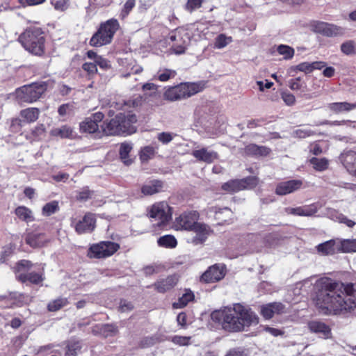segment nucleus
Wrapping results in <instances>:
<instances>
[{"label":"nucleus","instance_id":"49530a36","mask_svg":"<svg viewBox=\"0 0 356 356\" xmlns=\"http://www.w3.org/2000/svg\"><path fill=\"white\" fill-rule=\"evenodd\" d=\"M156 153V148L153 146H146L140 151V158L143 162L152 159Z\"/></svg>","mask_w":356,"mask_h":356},{"label":"nucleus","instance_id":"aec40b11","mask_svg":"<svg viewBox=\"0 0 356 356\" xmlns=\"http://www.w3.org/2000/svg\"><path fill=\"white\" fill-rule=\"evenodd\" d=\"M339 159L347 171L356 177V152L351 150L344 152Z\"/></svg>","mask_w":356,"mask_h":356},{"label":"nucleus","instance_id":"412c9836","mask_svg":"<svg viewBox=\"0 0 356 356\" xmlns=\"http://www.w3.org/2000/svg\"><path fill=\"white\" fill-rule=\"evenodd\" d=\"M302 182L300 180H289L280 183L275 190L276 194L285 195L300 188Z\"/></svg>","mask_w":356,"mask_h":356},{"label":"nucleus","instance_id":"0eeeda50","mask_svg":"<svg viewBox=\"0 0 356 356\" xmlns=\"http://www.w3.org/2000/svg\"><path fill=\"white\" fill-rule=\"evenodd\" d=\"M120 249V245L111 241H102L92 245L88 252L90 258L103 259L112 256Z\"/></svg>","mask_w":356,"mask_h":356},{"label":"nucleus","instance_id":"bb28decb","mask_svg":"<svg viewBox=\"0 0 356 356\" xmlns=\"http://www.w3.org/2000/svg\"><path fill=\"white\" fill-rule=\"evenodd\" d=\"M324 215L334 221L344 223L349 227H352L355 225V222L353 220L348 219L345 216L339 213L334 209L327 208L325 211Z\"/></svg>","mask_w":356,"mask_h":356},{"label":"nucleus","instance_id":"4be33fe9","mask_svg":"<svg viewBox=\"0 0 356 356\" xmlns=\"http://www.w3.org/2000/svg\"><path fill=\"white\" fill-rule=\"evenodd\" d=\"M318 253L323 255L334 254L339 252V239L330 240L316 246Z\"/></svg>","mask_w":356,"mask_h":356},{"label":"nucleus","instance_id":"a878e982","mask_svg":"<svg viewBox=\"0 0 356 356\" xmlns=\"http://www.w3.org/2000/svg\"><path fill=\"white\" fill-rule=\"evenodd\" d=\"M121 119L120 113L116 115L109 122L105 124V127H103L104 132L106 135H122L120 123V122H122Z\"/></svg>","mask_w":356,"mask_h":356},{"label":"nucleus","instance_id":"473e14b6","mask_svg":"<svg viewBox=\"0 0 356 356\" xmlns=\"http://www.w3.org/2000/svg\"><path fill=\"white\" fill-rule=\"evenodd\" d=\"M132 148V144L129 143H123L120 145V156L126 165H129L132 163V159L129 158V153Z\"/></svg>","mask_w":356,"mask_h":356},{"label":"nucleus","instance_id":"e433bc0d","mask_svg":"<svg viewBox=\"0 0 356 356\" xmlns=\"http://www.w3.org/2000/svg\"><path fill=\"white\" fill-rule=\"evenodd\" d=\"M339 252H356V239L339 240Z\"/></svg>","mask_w":356,"mask_h":356},{"label":"nucleus","instance_id":"9b49d317","mask_svg":"<svg viewBox=\"0 0 356 356\" xmlns=\"http://www.w3.org/2000/svg\"><path fill=\"white\" fill-rule=\"evenodd\" d=\"M236 305L240 321L243 324V330L245 327H250L259 323V317L251 308L241 303H236Z\"/></svg>","mask_w":356,"mask_h":356},{"label":"nucleus","instance_id":"de8ad7c7","mask_svg":"<svg viewBox=\"0 0 356 356\" xmlns=\"http://www.w3.org/2000/svg\"><path fill=\"white\" fill-rule=\"evenodd\" d=\"M59 209L58 203L56 201H52L47 203L42 208V215L45 216H49Z\"/></svg>","mask_w":356,"mask_h":356},{"label":"nucleus","instance_id":"2eb2a0df","mask_svg":"<svg viewBox=\"0 0 356 356\" xmlns=\"http://www.w3.org/2000/svg\"><path fill=\"white\" fill-rule=\"evenodd\" d=\"M225 275V266L220 264H215L202 275L201 280L209 283L215 282L222 279Z\"/></svg>","mask_w":356,"mask_h":356},{"label":"nucleus","instance_id":"e2e57ef3","mask_svg":"<svg viewBox=\"0 0 356 356\" xmlns=\"http://www.w3.org/2000/svg\"><path fill=\"white\" fill-rule=\"evenodd\" d=\"M281 96L282 99L287 106H292L295 104L296 98L293 94L289 92H283Z\"/></svg>","mask_w":356,"mask_h":356},{"label":"nucleus","instance_id":"f257e3e1","mask_svg":"<svg viewBox=\"0 0 356 356\" xmlns=\"http://www.w3.org/2000/svg\"><path fill=\"white\" fill-rule=\"evenodd\" d=\"M320 287L316 306L325 314L356 316V284L338 283L329 278L317 280Z\"/></svg>","mask_w":356,"mask_h":356},{"label":"nucleus","instance_id":"bf43d9fd","mask_svg":"<svg viewBox=\"0 0 356 356\" xmlns=\"http://www.w3.org/2000/svg\"><path fill=\"white\" fill-rule=\"evenodd\" d=\"M134 305L131 302L127 300H120L118 310L120 312H129L134 309Z\"/></svg>","mask_w":356,"mask_h":356},{"label":"nucleus","instance_id":"58836bf2","mask_svg":"<svg viewBox=\"0 0 356 356\" xmlns=\"http://www.w3.org/2000/svg\"><path fill=\"white\" fill-rule=\"evenodd\" d=\"M241 183L243 181H241L240 179L231 180L222 184V188L229 193H235L243 190Z\"/></svg>","mask_w":356,"mask_h":356},{"label":"nucleus","instance_id":"20e7f679","mask_svg":"<svg viewBox=\"0 0 356 356\" xmlns=\"http://www.w3.org/2000/svg\"><path fill=\"white\" fill-rule=\"evenodd\" d=\"M202 90V86L196 83H181L175 86L168 87L163 93L165 99L175 102L190 97Z\"/></svg>","mask_w":356,"mask_h":356},{"label":"nucleus","instance_id":"6e6d98bb","mask_svg":"<svg viewBox=\"0 0 356 356\" xmlns=\"http://www.w3.org/2000/svg\"><path fill=\"white\" fill-rule=\"evenodd\" d=\"M243 190L247 188H251L255 186L258 183V179L256 177H248L246 178L240 179Z\"/></svg>","mask_w":356,"mask_h":356},{"label":"nucleus","instance_id":"052dcab7","mask_svg":"<svg viewBox=\"0 0 356 356\" xmlns=\"http://www.w3.org/2000/svg\"><path fill=\"white\" fill-rule=\"evenodd\" d=\"M291 70H298L300 72H305L306 74L312 72L311 63L303 62L298 65L291 67Z\"/></svg>","mask_w":356,"mask_h":356},{"label":"nucleus","instance_id":"774afa93","mask_svg":"<svg viewBox=\"0 0 356 356\" xmlns=\"http://www.w3.org/2000/svg\"><path fill=\"white\" fill-rule=\"evenodd\" d=\"M289 87L292 90H298L302 88V83L300 77L292 79L289 81Z\"/></svg>","mask_w":356,"mask_h":356},{"label":"nucleus","instance_id":"5701e85b","mask_svg":"<svg viewBox=\"0 0 356 356\" xmlns=\"http://www.w3.org/2000/svg\"><path fill=\"white\" fill-rule=\"evenodd\" d=\"M308 327L311 332L324 339H328L331 336V330L325 323L312 321L308 323Z\"/></svg>","mask_w":356,"mask_h":356},{"label":"nucleus","instance_id":"7c9ffc66","mask_svg":"<svg viewBox=\"0 0 356 356\" xmlns=\"http://www.w3.org/2000/svg\"><path fill=\"white\" fill-rule=\"evenodd\" d=\"M15 213L19 219L27 223L33 222L35 220L32 211L24 206L17 207Z\"/></svg>","mask_w":356,"mask_h":356},{"label":"nucleus","instance_id":"c85d7f7f","mask_svg":"<svg viewBox=\"0 0 356 356\" xmlns=\"http://www.w3.org/2000/svg\"><path fill=\"white\" fill-rule=\"evenodd\" d=\"M245 154L250 156H267L270 152V148L256 144H249L244 149Z\"/></svg>","mask_w":356,"mask_h":356},{"label":"nucleus","instance_id":"72a5a7b5","mask_svg":"<svg viewBox=\"0 0 356 356\" xmlns=\"http://www.w3.org/2000/svg\"><path fill=\"white\" fill-rule=\"evenodd\" d=\"M42 234L29 233L26 238V243L33 248L40 247L43 245Z\"/></svg>","mask_w":356,"mask_h":356},{"label":"nucleus","instance_id":"c9c22d12","mask_svg":"<svg viewBox=\"0 0 356 356\" xmlns=\"http://www.w3.org/2000/svg\"><path fill=\"white\" fill-rule=\"evenodd\" d=\"M72 129L71 127L63 125L60 127H57L51 129V135L53 136H58L61 138H70L72 136Z\"/></svg>","mask_w":356,"mask_h":356},{"label":"nucleus","instance_id":"6ab92c4d","mask_svg":"<svg viewBox=\"0 0 356 356\" xmlns=\"http://www.w3.org/2000/svg\"><path fill=\"white\" fill-rule=\"evenodd\" d=\"M286 311L285 306L281 302H271L261 306L260 312L266 319L271 318L275 314H280Z\"/></svg>","mask_w":356,"mask_h":356},{"label":"nucleus","instance_id":"7ed1b4c3","mask_svg":"<svg viewBox=\"0 0 356 356\" xmlns=\"http://www.w3.org/2000/svg\"><path fill=\"white\" fill-rule=\"evenodd\" d=\"M24 49L32 54L42 56L44 53L45 39L40 27H30L25 30L19 38Z\"/></svg>","mask_w":356,"mask_h":356},{"label":"nucleus","instance_id":"b1692460","mask_svg":"<svg viewBox=\"0 0 356 356\" xmlns=\"http://www.w3.org/2000/svg\"><path fill=\"white\" fill-rule=\"evenodd\" d=\"M178 278L176 275H170L165 279L158 280L154 284L155 289L159 293H165L172 289L177 283Z\"/></svg>","mask_w":356,"mask_h":356},{"label":"nucleus","instance_id":"ea45409f","mask_svg":"<svg viewBox=\"0 0 356 356\" xmlns=\"http://www.w3.org/2000/svg\"><path fill=\"white\" fill-rule=\"evenodd\" d=\"M157 242L159 246L169 248H175L177 243L176 238L172 235L161 236Z\"/></svg>","mask_w":356,"mask_h":356},{"label":"nucleus","instance_id":"5fc2aeb1","mask_svg":"<svg viewBox=\"0 0 356 356\" xmlns=\"http://www.w3.org/2000/svg\"><path fill=\"white\" fill-rule=\"evenodd\" d=\"M135 4V0H127L123 6V8L120 14V17L122 19L125 18L129 15L130 11L134 8Z\"/></svg>","mask_w":356,"mask_h":356},{"label":"nucleus","instance_id":"680f3d73","mask_svg":"<svg viewBox=\"0 0 356 356\" xmlns=\"http://www.w3.org/2000/svg\"><path fill=\"white\" fill-rule=\"evenodd\" d=\"M92 191H90L88 187H84L80 191L77 195V200L86 201L91 197Z\"/></svg>","mask_w":356,"mask_h":356},{"label":"nucleus","instance_id":"13d9d810","mask_svg":"<svg viewBox=\"0 0 356 356\" xmlns=\"http://www.w3.org/2000/svg\"><path fill=\"white\" fill-rule=\"evenodd\" d=\"M101 332L106 337L114 335L117 332V327L106 324L101 326Z\"/></svg>","mask_w":356,"mask_h":356},{"label":"nucleus","instance_id":"f8f14e48","mask_svg":"<svg viewBox=\"0 0 356 356\" xmlns=\"http://www.w3.org/2000/svg\"><path fill=\"white\" fill-rule=\"evenodd\" d=\"M198 213L195 211H186L175 220V226L179 229L191 230L197 223Z\"/></svg>","mask_w":356,"mask_h":356},{"label":"nucleus","instance_id":"a19ab883","mask_svg":"<svg viewBox=\"0 0 356 356\" xmlns=\"http://www.w3.org/2000/svg\"><path fill=\"white\" fill-rule=\"evenodd\" d=\"M142 90L143 91V95L145 98L148 97H156L159 96L158 86L153 83H147L143 85Z\"/></svg>","mask_w":356,"mask_h":356},{"label":"nucleus","instance_id":"ddd939ff","mask_svg":"<svg viewBox=\"0 0 356 356\" xmlns=\"http://www.w3.org/2000/svg\"><path fill=\"white\" fill-rule=\"evenodd\" d=\"M96 226L95 214L87 213L81 220L77 222L74 226L75 231L79 234L92 232Z\"/></svg>","mask_w":356,"mask_h":356},{"label":"nucleus","instance_id":"393cba45","mask_svg":"<svg viewBox=\"0 0 356 356\" xmlns=\"http://www.w3.org/2000/svg\"><path fill=\"white\" fill-rule=\"evenodd\" d=\"M327 108L334 114H339L345 112H350L356 108V102L349 103L347 102H333L327 105Z\"/></svg>","mask_w":356,"mask_h":356},{"label":"nucleus","instance_id":"6e6552de","mask_svg":"<svg viewBox=\"0 0 356 356\" xmlns=\"http://www.w3.org/2000/svg\"><path fill=\"white\" fill-rule=\"evenodd\" d=\"M311 31L326 37H337L344 33V29L333 24L315 21L310 24Z\"/></svg>","mask_w":356,"mask_h":356},{"label":"nucleus","instance_id":"c03bdc74","mask_svg":"<svg viewBox=\"0 0 356 356\" xmlns=\"http://www.w3.org/2000/svg\"><path fill=\"white\" fill-rule=\"evenodd\" d=\"M67 299L65 298H59L50 302L47 308L50 312H56L67 304Z\"/></svg>","mask_w":356,"mask_h":356},{"label":"nucleus","instance_id":"423d86ee","mask_svg":"<svg viewBox=\"0 0 356 356\" xmlns=\"http://www.w3.org/2000/svg\"><path fill=\"white\" fill-rule=\"evenodd\" d=\"M46 90L44 82L23 86L15 90L16 99L19 103L31 104L36 102Z\"/></svg>","mask_w":356,"mask_h":356},{"label":"nucleus","instance_id":"9d476101","mask_svg":"<svg viewBox=\"0 0 356 356\" xmlns=\"http://www.w3.org/2000/svg\"><path fill=\"white\" fill-rule=\"evenodd\" d=\"M170 40L173 42L172 50L175 54H181L185 52L189 43V36L180 30H176L170 35Z\"/></svg>","mask_w":356,"mask_h":356},{"label":"nucleus","instance_id":"4c0bfd02","mask_svg":"<svg viewBox=\"0 0 356 356\" xmlns=\"http://www.w3.org/2000/svg\"><path fill=\"white\" fill-rule=\"evenodd\" d=\"M99 126L91 118H86L80 123V130L84 133L92 134L98 130Z\"/></svg>","mask_w":356,"mask_h":356},{"label":"nucleus","instance_id":"79ce46f5","mask_svg":"<svg viewBox=\"0 0 356 356\" xmlns=\"http://www.w3.org/2000/svg\"><path fill=\"white\" fill-rule=\"evenodd\" d=\"M177 73L175 70L170 69L159 70L155 78L160 81L165 82L168 81L170 79H172L176 76Z\"/></svg>","mask_w":356,"mask_h":356},{"label":"nucleus","instance_id":"8fccbe9b","mask_svg":"<svg viewBox=\"0 0 356 356\" xmlns=\"http://www.w3.org/2000/svg\"><path fill=\"white\" fill-rule=\"evenodd\" d=\"M314 131H312V129L307 127H304L294 130L292 132V136L298 138H305L307 137L314 135Z\"/></svg>","mask_w":356,"mask_h":356},{"label":"nucleus","instance_id":"4468645a","mask_svg":"<svg viewBox=\"0 0 356 356\" xmlns=\"http://www.w3.org/2000/svg\"><path fill=\"white\" fill-rule=\"evenodd\" d=\"M191 231L195 234L191 238V242L194 245L202 244L212 232L207 225L200 222H197Z\"/></svg>","mask_w":356,"mask_h":356},{"label":"nucleus","instance_id":"0e129e2a","mask_svg":"<svg viewBox=\"0 0 356 356\" xmlns=\"http://www.w3.org/2000/svg\"><path fill=\"white\" fill-rule=\"evenodd\" d=\"M202 3V0H188V2L186 6V8L187 10L192 12L194 10H196L201 7Z\"/></svg>","mask_w":356,"mask_h":356},{"label":"nucleus","instance_id":"1a4fd4ad","mask_svg":"<svg viewBox=\"0 0 356 356\" xmlns=\"http://www.w3.org/2000/svg\"><path fill=\"white\" fill-rule=\"evenodd\" d=\"M149 217L159 220L157 225L161 226L171 218L170 207L166 202H159L154 204L149 211Z\"/></svg>","mask_w":356,"mask_h":356},{"label":"nucleus","instance_id":"f704fd0d","mask_svg":"<svg viewBox=\"0 0 356 356\" xmlns=\"http://www.w3.org/2000/svg\"><path fill=\"white\" fill-rule=\"evenodd\" d=\"M194 299V294L190 290H186V292L180 297L177 302L172 304L175 309H181L187 305V304Z\"/></svg>","mask_w":356,"mask_h":356},{"label":"nucleus","instance_id":"2f4dec72","mask_svg":"<svg viewBox=\"0 0 356 356\" xmlns=\"http://www.w3.org/2000/svg\"><path fill=\"white\" fill-rule=\"evenodd\" d=\"M40 111L37 108H28L20 111V116L29 123L35 122L39 117Z\"/></svg>","mask_w":356,"mask_h":356},{"label":"nucleus","instance_id":"cd10ccee","mask_svg":"<svg viewBox=\"0 0 356 356\" xmlns=\"http://www.w3.org/2000/svg\"><path fill=\"white\" fill-rule=\"evenodd\" d=\"M17 279L22 283L29 282L32 284H38L44 280V277L41 273L30 272L19 274L17 276Z\"/></svg>","mask_w":356,"mask_h":356},{"label":"nucleus","instance_id":"f03ea898","mask_svg":"<svg viewBox=\"0 0 356 356\" xmlns=\"http://www.w3.org/2000/svg\"><path fill=\"white\" fill-rule=\"evenodd\" d=\"M211 318L213 321L220 323L225 331L231 332L243 331V324L240 321L236 303L233 304L232 307H225L213 312Z\"/></svg>","mask_w":356,"mask_h":356},{"label":"nucleus","instance_id":"4d7b16f0","mask_svg":"<svg viewBox=\"0 0 356 356\" xmlns=\"http://www.w3.org/2000/svg\"><path fill=\"white\" fill-rule=\"evenodd\" d=\"M232 42L231 37H226L223 34L218 35L216 40L215 47L218 49H222Z\"/></svg>","mask_w":356,"mask_h":356},{"label":"nucleus","instance_id":"dca6fc26","mask_svg":"<svg viewBox=\"0 0 356 356\" xmlns=\"http://www.w3.org/2000/svg\"><path fill=\"white\" fill-rule=\"evenodd\" d=\"M318 210V204L315 203L308 205L300 206L295 208L288 207L285 209L288 214L303 217L314 216L317 213Z\"/></svg>","mask_w":356,"mask_h":356},{"label":"nucleus","instance_id":"603ef678","mask_svg":"<svg viewBox=\"0 0 356 356\" xmlns=\"http://www.w3.org/2000/svg\"><path fill=\"white\" fill-rule=\"evenodd\" d=\"M51 3L55 10L60 12L65 11L70 5V0H51Z\"/></svg>","mask_w":356,"mask_h":356},{"label":"nucleus","instance_id":"39448f33","mask_svg":"<svg viewBox=\"0 0 356 356\" xmlns=\"http://www.w3.org/2000/svg\"><path fill=\"white\" fill-rule=\"evenodd\" d=\"M119 27L118 21L115 19H110L102 23L91 38L90 44L93 47H101L109 44Z\"/></svg>","mask_w":356,"mask_h":356},{"label":"nucleus","instance_id":"3c124183","mask_svg":"<svg viewBox=\"0 0 356 356\" xmlns=\"http://www.w3.org/2000/svg\"><path fill=\"white\" fill-rule=\"evenodd\" d=\"M277 50L280 55L284 56V59H290L294 55V49L288 45L280 44L277 47Z\"/></svg>","mask_w":356,"mask_h":356},{"label":"nucleus","instance_id":"864d4df0","mask_svg":"<svg viewBox=\"0 0 356 356\" xmlns=\"http://www.w3.org/2000/svg\"><path fill=\"white\" fill-rule=\"evenodd\" d=\"M177 136L176 134L170 132H161L157 135V139L159 142L164 145H167L170 143L174 138Z\"/></svg>","mask_w":356,"mask_h":356},{"label":"nucleus","instance_id":"a211bd4d","mask_svg":"<svg viewBox=\"0 0 356 356\" xmlns=\"http://www.w3.org/2000/svg\"><path fill=\"white\" fill-rule=\"evenodd\" d=\"M122 122L120 123V128L122 129V134L130 135L136 131V127L134 125L137 122V118L135 114L120 113Z\"/></svg>","mask_w":356,"mask_h":356},{"label":"nucleus","instance_id":"f3484780","mask_svg":"<svg viewBox=\"0 0 356 356\" xmlns=\"http://www.w3.org/2000/svg\"><path fill=\"white\" fill-rule=\"evenodd\" d=\"M191 154L197 161L206 163H211L218 159V154L213 150L209 149L208 147L194 149Z\"/></svg>","mask_w":356,"mask_h":356},{"label":"nucleus","instance_id":"a18cd8bd","mask_svg":"<svg viewBox=\"0 0 356 356\" xmlns=\"http://www.w3.org/2000/svg\"><path fill=\"white\" fill-rule=\"evenodd\" d=\"M341 51L346 55L356 54V44L353 40H348L341 44Z\"/></svg>","mask_w":356,"mask_h":356},{"label":"nucleus","instance_id":"37998d69","mask_svg":"<svg viewBox=\"0 0 356 356\" xmlns=\"http://www.w3.org/2000/svg\"><path fill=\"white\" fill-rule=\"evenodd\" d=\"M309 161L314 168L317 171H323L328 167V161L325 158L318 159L313 157Z\"/></svg>","mask_w":356,"mask_h":356},{"label":"nucleus","instance_id":"09e8293b","mask_svg":"<svg viewBox=\"0 0 356 356\" xmlns=\"http://www.w3.org/2000/svg\"><path fill=\"white\" fill-rule=\"evenodd\" d=\"M81 343L79 341H71L67 346L66 356H76L78 352L81 349Z\"/></svg>","mask_w":356,"mask_h":356},{"label":"nucleus","instance_id":"338daca9","mask_svg":"<svg viewBox=\"0 0 356 356\" xmlns=\"http://www.w3.org/2000/svg\"><path fill=\"white\" fill-rule=\"evenodd\" d=\"M191 337H181V336H175L172 339V341L179 346H186L189 343V340Z\"/></svg>","mask_w":356,"mask_h":356},{"label":"nucleus","instance_id":"c756f323","mask_svg":"<svg viewBox=\"0 0 356 356\" xmlns=\"http://www.w3.org/2000/svg\"><path fill=\"white\" fill-rule=\"evenodd\" d=\"M162 188L163 184L161 181L153 180L144 184L141 188V192L144 195H152L160 192Z\"/></svg>","mask_w":356,"mask_h":356},{"label":"nucleus","instance_id":"69168bd1","mask_svg":"<svg viewBox=\"0 0 356 356\" xmlns=\"http://www.w3.org/2000/svg\"><path fill=\"white\" fill-rule=\"evenodd\" d=\"M82 68L84 71L87 72L90 75L95 74L97 72V68L95 63H86L83 65Z\"/></svg>","mask_w":356,"mask_h":356}]
</instances>
